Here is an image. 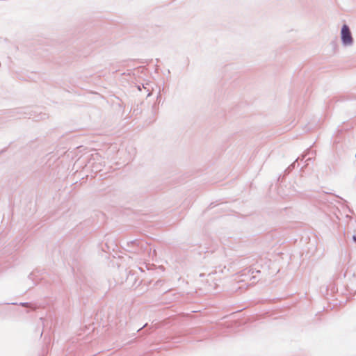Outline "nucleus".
Listing matches in <instances>:
<instances>
[{
	"mask_svg": "<svg viewBox=\"0 0 356 356\" xmlns=\"http://www.w3.org/2000/svg\"><path fill=\"white\" fill-rule=\"evenodd\" d=\"M20 305L22 306H23V307H28L30 305V303H29V302H22V303H20Z\"/></svg>",
	"mask_w": 356,
	"mask_h": 356,
	"instance_id": "39448f33",
	"label": "nucleus"
},
{
	"mask_svg": "<svg viewBox=\"0 0 356 356\" xmlns=\"http://www.w3.org/2000/svg\"><path fill=\"white\" fill-rule=\"evenodd\" d=\"M341 38L342 44L345 47H350L353 44V38L348 25H343L341 30Z\"/></svg>",
	"mask_w": 356,
	"mask_h": 356,
	"instance_id": "f03ea898",
	"label": "nucleus"
},
{
	"mask_svg": "<svg viewBox=\"0 0 356 356\" xmlns=\"http://www.w3.org/2000/svg\"><path fill=\"white\" fill-rule=\"evenodd\" d=\"M221 276L216 270H213L207 273H201L199 275V281L202 282L207 286L209 291L214 290L217 288L218 282L220 280Z\"/></svg>",
	"mask_w": 356,
	"mask_h": 356,
	"instance_id": "f257e3e1",
	"label": "nucleus"
},
{
	"mask_svg": "<svg viewBox=\"0 0 356 356\" xmlns=\"http://www.w3.org/2000/svg\"><path fill=\"white\" fill-rule=\"evenodd\" d=\"M353 239L356 243V236H353Z\"/></svg>",
	"mask_w": 356,
	"mask_h": 356,
	"instance_id": "423d86ee",
	"label": "nucleus"
},
{
	"mask_svg": "<svg viewBox=\"0 0 356 356\" xmlns=\"http://www.w3.org/2000/svg\"><path fill=\"white\" fill-rule=\"evenodd\" d=\"M136 245L140 247V249L143 250L144 252L147 254H149L151 250L149 245L147 243H145L144 241H137V243L135 241V246Z\"/></svg>",
	"mask_w": 356,
	"mask_h": 356,
	"instance_id": "7ed1b4c3",
	"label": "nucleus"
},
{
	"mask_svg": "<svg viewBox=\"0 0 356 356\" xmlns=\"http://www.w3.org/2000/svg\"><path fill=\"white\" fill-rule=\"evenodd\" d=\"M137 88L139 92H142V89L145 90V95L148 97L150 95V91L149 88H147L143 84L137 86Z\"/></svg>",
	"mask_w": 356,
	"mask_h": 356,
	"instance_id": "20e7f679",
	"label": "nucleus"
},
{
	"mask_svg": "<svg viewBox=\"0 0 356 356\" xmlns=\"http://www.w3.org/2000/svg\"><path fill=\"white\" fill-rule=\"evenodd\" d=\"M32 275H33L32 273H31V274L29 275V277H30V278H31V277L32 276Z\"/></svg>",
	"mask_w": 356,
	"mask_h": 356,
	"instance_id": "0eeeda50",
	"label": "nucleus"
}]
</instances>
